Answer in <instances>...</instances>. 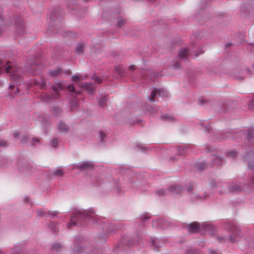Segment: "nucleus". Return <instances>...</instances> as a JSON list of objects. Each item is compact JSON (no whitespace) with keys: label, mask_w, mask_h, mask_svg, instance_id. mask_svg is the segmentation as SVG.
I'll use <instances>...</instances> for the list:
<instances>
[{"label":"nucleus","mask_w":254,"mask_h":254,"mask_svg":"<svg viewBox=\"0 0 254 254\" xmlns=\"http://www.w3.org/2000/svg\"><path fill=\"white\" fill-rule=\"evenodd\" d=\"M193 251L190 250L188 252L187 254H192Z\"/></svg>","instance_id":"obj_43"},{"label":"nucleus","mask_w":254,"mask_h":254,"mask_svg":"<svg viewBox=\"0 0 254 254\" xmlns=\"http://www.w3.org/2000/svg\"><path fill=\"white\" fill-rule=\"evenodd\" d=\"M82 86L86 88L90 94H92L95 89L94 85L92 84L85 83Z\"/></svg>","instance_id":"obj_7"},{"label":"nucleus","mask_w":254,"mask_h":254,"mask_svg":"<svg viewBox=\"0 0 254 254\" xmlns=\"http://www.w3.org/2000/svg\"><path fill=\"white\" fill-rule=\"evenodd\" d=\"M20 78V76L17 74H13L11 75V79L13 81L16 82L18 81V79Z\"/></svg>","instance_id":"obj_19"},{"label":"nucleus","mask_w":254,"mask_h":254,"mask_svg":"<svg viewBox=\"0 0 254 254\" xmlns=\"http://www.w3.org/2000/svg\"><path fill=\"white\" fill-rule=\"evenodd\" d=\"M213 162L217 165H221L223 164V160L220 156L216 155L213 158Z\"/></svg>","instance_id":"obj_8"},{"label":"nucleus","mask_w":254,"mask_h":254,"mask_svg":"<svg viewBox=\"0 0 254 254\" xmlns=\"http://www.w3.org/2000/svg\"><path fill=\"white\" fill-rule=\"evenodd\" d=\"M204 101V100L203 99H202V100L201 101V102H202Z\"/></svg>","instance_id":"obj_46"},{"label":"nucleus","mask_w":254,"mask_h":254,"mask_svg":"<svg viewBox=\"0 0 254 254\" xmlns=\"http://www.w3.org/2000/svg\"><path fill=\"white\" fill-rule=\"evenodd\" d=\"M58 128L60 132H64L67 131V127L64 123H61L58 126Z\"/></svg>","instance_id":"obj_10"},{"label":"nucleus","mask_w":254,"mask_h":254,"mask_svg":"<svg viewBox=\"0 0 254 254\" xmlns=\"http://www.w3.org/2000/svg\"><path fill=\"white\" fill-rule=\"evenodd\" d=\"M134 69H135V67L133 65H130L129 67V69L131 71H133Z\"/></svg>","instance_id":"obj_35"},{"label":"nucleus","mask_w":254,"mask_h":254,"mask_svg":"<svg viewBox=\"0 0 254 254\" xmlns=\"http://www.w3.org/2000/svg\"><path fill=\"white\" fill-rule=\"evenodd\" d=\"M237 78H239V79H241V78H239V77H237Z\"/></svg>","instance_id":"obj_47"},{"label":"nucleus","mask_w":254,"mask_h":254,"mask_svg":"<svg viewBox=\"0 0 254 254\" xmlns=\"http://www.w3.org/2000/svg\"><path fill=\"white\" fill-rule=\"evenodd\" d=\"M61 70L59 68H57L54 70H51L49 72V74L53 76H57L60 72Z\"/></svg>","instance_id":"obj_12"},{"label":"nucleus","mask_w":254,"mask_h":254,"mask_svg":"<svg viewBox=\"0 0 254 254\" xmlns=\"http://www.w3.org/2000/svg\"><path fill=\"white\" fill-rule=\"evenodd\" d=\"M200 229L199 224L197 222H194L190 225L189 231L192 233H195L198 231Z\"/></svg>","instance_id":"obj_6"},{"label":"nucleus","mask_w":254,"mask_h":254,"mask_svg":"<svg viewBox=\"0 0 254 254\" xmlns=\"http://www.w3.org/2000/svg\"><path fill=\"white\" fill-rule=\"evenodd\" d=\"M236 154L237 152L236 151H232L228 153V155L231 157H234L236 156Z\"/></svg>","instance_id":"obj_29"},{"label":"nucleus","mask_w":254,"mask_h":254,"mask_svg":"<svg viewBox=\"0 0 254 254\" xmlns=\"http://www.w3.org/2000/svg\"><path fill=\"white\" fill-rule=\"evenodd\" d=\"M9 88H10V89H12L14 88V85L10 84L9 86Z\"/></svg>","instance_id":"obj_42"},{"label":"nucleus","mask_w":254,"mask_h":254,"mask_svg":"<svg viewBox=\"0 0 254 254\" xmlns=\"http://www.w3.org/2000/svg\"><path fill=\"white\" fill-rule=\"evenodd\" d=\"M100 136L101 137V139L103 141L104 138L106 137V134L104 132L100 131Z\"/></svg>","instance_id":"obj_32"},{"label":"nucleus","mask_w":254,"mask_h":254,"mask_svg":"<svg viewBox=\"0 0 254 254\" xmlns=\"http://www.w3.org/2000/svg\"><path fill=\"white\" fill-rule=\"evenodd\" d=\"M6 145V142L4 140L0 141V146H4Z\"/></svg>","instance_id":"obj_33"},{"label":"nucleus","mask_w":254,"mask_h":254,"mask_svg":"<svg viewBox=\"0 0 254 254\" xmlns=\"http://www.w3.org/2000/svg\"><path fill=\"white\" fill-rule=\"evenodd\" d=\"M241 190V189L240 187H236V186H232L230 188V190L231 191H240Z\"/></svg>","instance_id":"obj_24"},{"label":"nucleus","mask_w":254,"mask_h":254,"mask_svg":"<svg viewBox=\"0 0 254 254\" xmlns=\"http://www.w3.org/2000/svg\"><path fill=\"white\" fill-rule=\"evenodd\" d=\"M40 142V140L39 138H33L32 140V144L34 145L36 143H39Z\"/></svg>","instance_id":"obj_28"},{"label":"nucleus","mask_w":254,"mask_h":254,"mask_svg":"<svg viewBox=\"0 0 254 254\" xmlns=\"http://www.w3.org/2000/svg\"><path fill=\"white\" fill-rule=\"evenodd\" d=\"M180 66V64L179 63H176L175 65H174V67L175 68H177L178 67H179Z\"/></svg>","instance_id":"obj_37"},{"label":"nucleus","mask_w":254,"mask_h":254,"mask_svg":"<svg viewBox=\"0 0 254 254\" xmlns=\"http://www.w3.org/2000/svg\"><path fill=\"white\" fill-rule=\"evenodd\" d=\"M95 80L96 82H97L98 84H100L101 83V79H100L98 77H96L95 78Z\"/></svg>","instance_id":"obj_34"},{"label":"nucleus","mask_w":254,"mask_h":254,"mask_svg":"<svg viewBox=\"0 0 254 254\" xmlns=\"http://www.w3.org/2000/svg\"><path fill=\"white\" fill-rule=\"evenodd\" d=\"M50 214H51V213H49ZM57 213L56 212H53L52 213H51V215L52 216V217H54L56 215Z\"/></svg>","instance_id":"obj_41"},{"label":"nucleus","mask_w":254,"mask_h":254,"mask_svg":"<svg viewBox=\"0 0 254 254\" xmlns=\"http://www.w3.org/2000/svg\"><path fill=\"white\" fill-rule=\"evenodd\" d=\"M67 89L69 91H74V87L72 84L69 85L67 87Z\"/></svg>","instance_id":"obj_30"},{"label":"nucleus","mask_w":254,"mask_h":254,"mask_svg":"<svg viewBox=\"0 0 254 254\" xmlns=\"http://www.w3.org/2000/svg\"><path fill=\"white\" fill-rule=\"evenodd\" d=\"M80 249V248H75L74 249V253H75V254L77 253L78 252V250Z\"/></svg>","instance_id":"obj_36"},{"label":"nucleus","mask_w":254,"mask_h":254,"mask_svg":"<svg viewBox=\"0 0 254 254\" xmlns=\"http://www.w3.org/2000/svg\"><path fill=\"white\" fill-rule=\"evenodd\" d=\"M192 189H193L192 186L189 187L188 189L189 191H190L191 190H192Z\"/></svg>","instance_id":"obj_38"},{"label":"nucleus","mask_w":254,"mask_h":254,"mask_svg":"<svg viewBox=\"0 0 254 254\" xmlns=\"http://www.w3.org/2000/svg\"><path fill=\"white\" fill-rule=\"evenodd\" d=\"M52 248L53 250L58 251L61 250L62 248V246L58 243H56L53 244Z\"/></svg>","instance_id":"obj_14"},{"label":"nucleus","mask_w":254,"mask_h":254,"mask_svg":"<svg viewBox=\"0 0 254 254\" xmlns=\"http://www.w3.org/2000/svg\"><path fill=\"white\" fill-rule=\"evenodd\" d=\"M189 56V52L188 49L187 48H182L180 49L179 52V57L180 59H186Z\"/></svg>","instance_id":"obj_4"},{"label":"nucleus","mask_w":254,"mask_h":254,"mask_svg":"<svg viewBox=\"0 0 254 254\" xmlns=\"http://www.w3.org/2000/svg\"><path fill=\"white\" fill-rule=\"evenodd\" d=\"M53 174L59 176H62L64 174L63 170L61 169H58L54 171Z\"/></svg>","instance_id":"obj_17"},{"label":"nucleus","mask_w":254,"mask_h":254,"mask_svg":"<svg viewBox=\"0 0 254 254\" xmlns=\"http://www.w3.org/2000/svg\"><path fill=\"white\" fill-rule=\"evenodd\" d=\"M248 166L250 169H254V159L252 158V161L249 162Z\"/></svg>","instance_id":"obj_26"},{"label":"nucleus","mask_w":254,"mask_h":254,"mask_svg":"<svg viewBox=\"0 0 254 254\" xmlns=\"http://www.w3.org/2000/svg\"><path fill=\"white\" fill-rule=\"evenodd\" d=\"M92 219L96 221V223H98L92 215L89 214L86 211L78 212L74 214L71 217L68 227L83 226L84 225L86 220H92Z\"/></svg>","instance_id":"obj_1"},{"label":"nucleus","mask_w":254,"mask_h":254,"mask_svg":"<svg viewBox=\"0 0 254 254\" xmlns=\"http://www.w3.org/2000/svg\"><path fill=\"white\" fill-rule=\"evenodd\" d=\"M83 46L84 45L81 44H79L77 46L75 51L78 54H80L82 53Z\"/></svg>","instance_id":"obj_15"},{"label":"nucleus","mask_w":254,"mask_h":254,"mask_svg":"<svg viewBox=\"0 0 254 254\" xmlns=\"http://www.w3.org/2000/svg\"><path fill=\"white\" fill-rule=\"evenodd\" d=\"M158 94L159 96H167V93L166 91H165L163 89H154L151 92L150 97H149V100L151 101H154V99L157 96V95Z\"/></svg>","instance_id":"obj_2"},{"label":"nucleus","mask_w":254,"mask_h":254,"mask_svg":"<svg viewBox=\"0 0 254 254\" xmlns=\"http://www.w3.org/2000/svg\"><path fill=\"white\" fill-rule=\"evenodd\" d=\"M37 215L38 216H47V213L46 212L43 211L41 210H38L37 211Z\"/></svg>","instance_id":"obj_21"},{"label":"nucleus","mask_w":254,"mask_h":254,"mask_svg":"<svg viewBox=\"0 0 254 254\" xmlns=\"http://www.w3.org/2000/svg\"><path fill=\"white\" fill-rule=\"evenodd\" d=\"M85 77H83V75L77 76L74 75L72 77V80L73 82H76V83H77L80 80L83 79Z\"/></svg>","instance_id":"obj_13"},{"label":"nucleus","mask_w":254,"mask_h":254,"mask_svg":"<svg viewBox=\"0 0 254 254\" xmlns=\"http://www.w3.org/2000/svg\"><path fill=\"white\" fill-rule=\"evenodd\" d=\"M34 82L35 84L39 85L41 88H44L47 83L45 80L43 79H40L39 81L36 79L35 80Z\"/></svg>","instance_id":"obj_9"},{"label":"nucleus","mask_w":254,"mask_h":254,"mask_svg":"<svg viewBox=\"0 0 254 254\" xmlns=\"http://www.w3.org/2000/svg\"><path fill=\"white\" fill-rule=\"evenodd\" d=\"M169 191L168 190L167 192H165L164 190H158L157 191V193H158V194L159 195H166L167 194H168V192H169Z\"/></svg>","instance_id":"obj_23"},{"label":"nucleus","mask_w":254,"mask_h":254,"mask_svg":"<svg viewBox=\"0 0 254 254\" xmlns=\"http://www.w3.org/2000/svg\"><path fill=\"white\" fill-rule=\"evenodd\" d=\"M254 135V131L253 130H250L248 133L247 137L249 140L252 139Z\"/></svg>","instance_id":"obj_27"},{"label":"nucleus","mask_w":254,"mask_h":254,"mask_svg":"<svg viewBox=\"0 0 254 254\" xmlns=\"http://www.w3.org/2000/svg\"><path fill=\"white\" fill-rule=\"evenodd\" d=\"M57 144L58 141L56 139H53L50 143V145L53 147H55Z\"/></svg>","instance_id":"obj_22"},{"label":"nucleus","mask_w":254,"mask_h":254,"mask_svg":"<svg viewBox=\"0 0 254 254\" xmlns=\"http://www.w3.org/2000/svg\"><path fill=\"white\" fill-rule=\"evenodd\" d=\"M28 140V137L27 135H23L21 139V142L23 143H25L27 142Z\"/></svg>","instance_id":"obj_25"},{"label":"nucleus","mask_w":254,"mask_h":254,"mask_svg":"<svg viewBox=\"0 0 254 254\" xmlns=\"http://www.w3.org/2000/svg\"><path fill=\"white\" fill-rule=\"evenodd\" d=\"M117 71H118L119 72V71H120V68H119H119L117 69Z\"/></svg>","instance_id":"obj_45"},{"label":"nucleus","mask_w":254,"mask_h":254,"mask_svg":"<svg viewBox=\"0 0 254 254\" xmlns=\"http://www.w3.org/2000/svg\"><path fill=\"white\" fill-rule=\"evenodd\" d=\"M125 20L123 19L120 20L117 23L118 27H121L124 23Z\"/></svg>","instance_id":"obj_31"},{"label":"nucleus","mask_w":254,"mask_h":254,"mask_svg":"<svg viewBox=\"0 0 254 254\" xmlns=\"http://www.w3.org/2000/svg\"><path fill=\"white\" fill-rule=\"evenodd\" d=\"M152 246L154 247V249H156L159 247L160 246L158 244V241L156 239H152L151 240Z\"/></svg>","instance_id":"obj_16"},{"label":"nucleus","mask_w":254,"mask_h":254,"mask_svg":"<svg viewBox=\"0 0 254 254\" xmlns=\"http://www.w3.org/2000/svg\"><path fill=\"white\" fill-rule=\"evenodd\" d=\"M92 167V165L90 163H84L82 164L77 166V168H79L81 170H84L86 169L91 168Z\"/></svg>","instance_id":"obj_11"},{"label":"nucleus","mask_w":254,"mask_h":254,"mask_svg":"<svg viewBox=\"0 0 254 254\" xmlns=\"http://www.w3.org/2000/svg\"><path fill=\"white\" fill-rule=\"evenodd\" d=\"M183 190L182 187L180 186H175L171 187L169 191L171 192L173 194H178L182 192Z\"/></svg>","instance_id":"obj_5"},{"label":"nucleus","mask_w":254,"mask_h":254,"mask_svg":"<svg viewBox=\"0 0 254 254\" xmlns=\"http://www.w3.org/2000/svg\"><path fill=\"white\" fill-rule=\"evenodd\" d=\"M231 241H232V242H235V240H233L232 237L231 238Z\"/></svg>","instance_id":"obj_44"},{"label":"nucleus","mask_w":254,"mask_h":254,"mask_svg":"<svg viewBox=\"0 0 254 254\" xmlns=\"http://www.w3.org/2000/svg\"><path fill=\"white\" fill-rule=\"evenodd\" d=\"M205 128H206V129L208 131H209L210 130V126H206L205 127Z\"/></svg>","instance_id":"obj_40"},{"label":"nucleus","mask_w":254,"mask_h":254,"mask_svg":"<svg viewBox=\"0 0 254 254\" xmlns=\"http://www.w3.org/2000/svg\"><path fill=\"white\" fill-rule=\"evenodd\" d=\"M64 89V87L63 86V84L61 82H57L52 87V90L55 91L56 95H55V98H58V92L59 91L62 90Z\"/></svg>","instance_id":"obj_3"},{"label":"nucleus","mask_w":254,"mask_h":254,"mask_svg":"<svg viewBox=\"0 0 254 254\" xmlns=\"http://www.w3.org/2000/svg\"><path fill=\"white\" fill-rule=\"evenodd\" d=\"M107 99L106 97H103L101 98L99 102V104L101 106H103L105 103L107 102Z\"/></svg>","instance_id":"obj_20"},{"label":"nucleus","mask_w":254,"mask_h":254,"mask_svg":"<svg viewBox=\"0 0 254 254\" xmlns=\"http://www.w3.org/2000/svg\"><path fill=\"white\" fill-rule=\"evenodd\" d=\"M19 134L18 132H15L14 134V136L15 137H17L18 136H19Z\"/></svg>","instance_id":"obj_39"},{"label":"nucleus","mask_w":254,"mask_h":254,"mask_svg":"<svg viewBox=\"0 0 254 254\" xmlns=\"http://www.w3.org/2000/svg\"><path fill=\"white\" fill-rule=\"evenodd\" d=\"M197 168L199 170H203L206 168V163L205 162H202L198 164Z\"/></svg>","instance_id":"obj_18"}]
</instances>
